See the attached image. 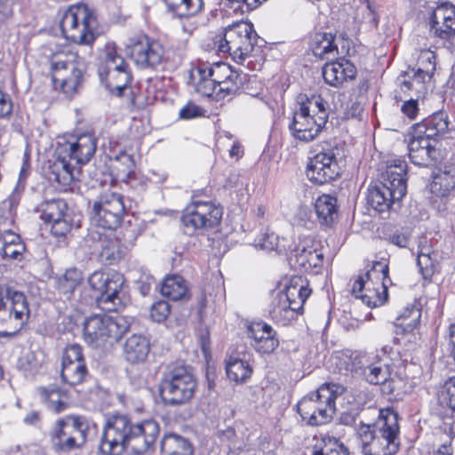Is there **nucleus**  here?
<instances>
[{"instance_id":"obj_43","label":"nucleus","mask_w":455,"mask_h":455,"mask_svg":"<svg viewBox=\"0 0 455 455\" xmlns=\"http://www.w3.org/2000/svg\"><path fill=\"white\" fill-rule=\"evenodd\" d=\"M317 103L316 107L314 108H309L308 115L315 116V119H319L321 116H323V127L325 126L328 117V103L321 95H312L311 97H307V95H299L297 98V106L298 107H308L310 103Z\"/></svg>"},{"instance_id":"obj_3","label":"nucleus","mask_w":455,"mask_h":455,"mask_svg":"<svg viewBox=\"0 0 455 455\" xmlns=\"http://www.w3.org/2000/svg\"><path fill=\"white\" fill-rule=\"evenodd\" d=\"M407 164L400 157L387 162L382 181L367 189L366 203L379 213H387L395 202L407 192Z\"/></svg>"},{"instance_id":"obj_33","label":"nucleus","mask_w":455,"mask_h":455,"mask_svg":"<svg viewBox=\"0 0 455 455\" xmlns=\"http://www.w3.org/2000/svg\"><path fill=\"white\" fill-rule=\"evenodd\" d=\"M100 81L113 93L121 96L132 81V72L129 67L120 70L108 72L99 76Z\"/></svg>"},{"instance_id":"obj_6","label":"nucleus","mask_w":455,"mask_h":455,"mask_svg":"<svg viewBox=\"0 0 455 455\" xmlns=\"http://www.w3.org/2000/svg\"><path fill=\"white\" fill-rule=\"evenodd\" d=\"M310 292L301 276L291 278L285 290L278 292L271 302L269 315L272 320L283 326L289 325L302 313L303 305Z\"/></svg>"},{"instance_id":"obj_59","label":"nucleus","mask_w":455,"mask_h":455,"mask_svg":"<svg viewBox=\"0 0 455 455\" xmlns=\"http://www.w3.org/2000/svg\"><path fill=\"white\" fill-rule=\"evenodd\" d=\"M401 111L410 119H415L419 113L418 100L413 99L404 100L401 107Z\"/></svg>"},{"instance_id":"obj_61","label":"nucleus","mask_w":455,"mask_h":455,"mask_svg":"<svg viewBox=\"0 0 455 455\" xmlns=\"http://www.w3.org/2000/svg\"><path fill=\"white\" fill-rule=\"evenodd\" d=\"M444 183L445 190H449L451 188H453L455 186V180L453 176L450 177L447 172H443L435 176V185L440 184L443 185Z\"/></svg>"},{"instance_id":"obj_28","label":"nucleus","mask_w":455,"mask_h":455,"mask_svg":"<svg viewBox=\"0 0 455 455\" xmlns=\"http://www.w3.org/2000/svg\"><path fill=\"white\" fill-rule=\"evenodd\" d=\"M448 125V116L445 112L441 111L414 124L411 132H415L418 138L425 137L435 141L437 137L447 132Z\"/></svg>"},{"instance_id":"obj_37","label":"nucleus","mask_w":455,"mask_h":455,"mask_svg":"<svg viewBox=\"0 0 455 455\" xmlns=\"http://www.w3.org/2000/svg\"><path fill=\"white\" fill-rule=\"evenodd\" d=\"M431 78V76H423V74L416 68H411L403 75H401L397 81L402 92L415 91L420 95L426 92V84L430 82Z\"/></svg>"},{"instance_id":"obj_53","label":"nucleus","mask_w":455,"mask_h":455,"mask_svg":"<svg viewBox=\"0 0 455 455\" xmlns=\"http://www.w3.org/2000/svg\"><path fill=\"white\" fill-rule=\"evenodd\" d=\"M439 401L455 413V377L445 381L443 390L439 394Z\"/></svg>"},{"instance_id":"obj_29","label":"nucleus","mask_w":455,"mask_h":455,"mask_svg":"<svg viewBox=\"0 0 455 455\" xmlns=\"http://www.w3.org/2000/svg\"><path fill=\"white\" fill-rule=\"evenodd\" d=\"M150 351L148 339L140 334L130 336L124 344V355L127 362L132 364L144 363Z\"/></svg>"},{"instance_id":"obj_60","label":"nucleus","mask_w":455,"mask_h":455,"mask_svg":"<svg viewBox=\"0 0 455 455\" xmlns=\"http://www.w3.org/2000/svg\"><path fill=\"white\" fill-rule=\"evenodd\" d=\"M410 234L408 232H395L389 237V241L400 247L405 248L409 243Z\"/></svg>"},{"instance_id":"obj_58","label":"nucleus","mask_w":455,"mask_h":455,"mask_svg":"<svg viewBox=\"0 0 455 455\" xmlns=\"http://www.w3.org/2000/svg\"><path fill=\"white\" fill-rule=\"evenodd\" d=\"M50 223L52 224V233L56 236L65 235L71 228V225L66 214L62 218H60V220Z\"/></svg>"},{"instance_id":"obj_7","label":"nucleus","mask_w":455,"mask_h":455,"mask_svg":"<svg viewBox=\"0 0 455 455\" xmlns=\"http://www.w3.org/2000/svg\"><path fill=\"white\" fill-rule=\"evenodd\" d=\"M257 37L251 23L239 21L225 28L213 44L219 52L228 53L236 63L243 64L253 51Z\"/></svg>"},{"instance_id":"obj_44","label":"nucleus","mask_w":455,"mask_h":455,"mask_svg":"<svg viewBox=\"0 0 455 455\" xmlns=\"http://www.w3.org/2000/svg\"><path fill=\"white\" fill-rule=\"evenodd\" d=\"M164 2L180 17L196 15L204 7L203 0H164Z\"/></svg>"},{"instance_id":"obj_55","label":"nucleus","mask_w":455,"mask_h":455,"mask_svg":"<svg viewBox=\"0 0 455 455\" xmlns=\"http://www.w3.org/2000/svg\"><path fill=\"white\" fill-rule=\"evenodd\" d=\"M437 257L418 255L417 264L424 278L431 277L435 272Z\"/></svg>"},{"instance_id":"obj_5","label":"nucleus","mask_w":455,"mask_h":455,"mask_svg":"<svg viewBox=\"0 0 455 455\" xmlns=\"http://www.w3.org/2000/svg\"><path fill=\"white\" fill-rule=\"evenodd\" d=\"M388 265L384 261L373 262L364 274L358 275L352 285V294L370 307L382 306L387 299V288L392 284Z\"/></svg>"},{"instance_id":"obj_27","label":"nucleus","mask_w":455,"mask_h":455,"mask_svg":"<svg viewBox=\"0 0 455 455\" xmlns=\"http://www.w3.org/2000/svg\"><path fill=\"white\" fill-rule=\"evenodd\" d=\"M322 74L328 84L339 87L345 82L355 79L356 68L350 61L342 60L326 63L323 68Z\"/></svg>"},{"instance_id":"obj_45","label":"nucleus","mask_w":455,"mask_h":455,"mask_svg":"<svg viewBox=\"0 0 455 455\" xmlns=\"http://www.w3.org/2000/svg\"><path fill=\"white\" fill-rule=\"evenodd\" d=\"M391 376L390 367L384 363L377 355L374 363H371L368 371L366 372L363 379L372 385L385 384L388 381Z\"/></svg>"},{"instance_id":"obj_30","label":"nucleus","mask_w":455,"mask_h":455,"mask_svg":"<svg viewBox=\"0 0 455 455\" xmlns=\"http://www.w3.org/2000/svg\"><path fill=\"white\" fill-rule=\"evenodd\" d=\"M26 251L20 236L10 230L0 233V257L6 259L21 260Z\"/></svg>"},{"instance_id":"obj_50","label":"nucleus","mask_w":455,"mask_h":455,"mask_svg":"<svg viewBox=\"0 0 455 455\" xmlns=\"http://www.w3.org/2000/svg\"><path fill=\"white\" fill-rule=\"evenodd\" d=\"M435 54L434 52L430 50H421L419 57L416 67L414 68L420 71L423 74V76H433L435 70Z\"/></svg>"},{"instance_id":"obj_35","label":"nucleus","mask_w":455,"mask_h":455,"mask_svg":"<svg viewBox=\"0 0 455 455\" xmlns=\"http://www.w3.org/2000/svg\"><path fill=\"white\" fill-rule=\"evenodd\" d=\"M163 296L172 300H188L189 299L188 288L185 279L178 275L168 276L161 287Z\"/></svg>"},{"instance_id":"obj_40","label":"nucleus","mask_w":455,"mask_h":455,"mask_svg":"<svg viewBox=\"0 0 455 455\" xmlns=\"http://www.w3.org/2000/svg\"><path fill=\"white\" fill-rule=\"evenodd\" d=\"M127 67H129L128 63L123 56L117 52L116 46L108 44L100 59L98 67V74L100 76L108 72L110 73L112 70L117 71Z\"/></svg>"},{"instance_id":"obj_41","label":"nucleus","mask_w":455,"mask_h":455,"mask_svg":"<svg viewBox=\"0 0 455 455\" xmlns=\"http://www.w3.org/2000/svg\"><path fill=\"white\" fill-rule=\"evenodd\" d=\"M313 52L315 56L323 60L334 59L340 54L338 48V40L331 34L317 35Z\"/></svg>"},{"instance_id":"obj_16","label":"nucleus","mask_w":455,"mask_h":455,"mask_svg":"<svg viewBox=\"0 0 455 455\" xmlns=\"http://www.w3.org/2000/svg\"><path fill=\"white\" fill-rule=\"evenodd\" d=\"M193 196L181 217L185 233L205 232L218 227L222 218V209L212 202L202 201Z\"/></svg>"},{"instance_id":"obj_11","label":"nucleus","mask_w":455,"mask_h":455,"mask_svg":"<svg viewBox=\"0 0 455 455\" xmlns=\"http://www.w3.org/2000/svg\"><path fill=\"white\" fill-rule=\"evenodd\" d=\"M60 26L67 39L79 44H91L95 40L98 19L93 9L78 4L65 12Z\"/></svg>"},{"instance_id":"obj_18","label":"nucleus","mask_w":455,"mask_h":455,"mask_svg":"<svg viewBox=\"0 0 455 455\" xmlns=\"http://www.w3.org/2000/svg\"><path fill=\"white\" fill-rule=\"evenodd\" d=\"M124 212L122 196L114 192H105L94 202L92 219L98 227L115 229L120 225Z\"/></svg>"},{"instance_id":"obj_20","label":"nucleus","mask_w":455,"mask_h":455,"mask_svg":"<svg viewBox=\"0 0 455 455\" xmlns=\"http://www.w3.org/2000/svg\"><path fill=\"white\" fill-rule=\"evenodd\" d=\"M317 103L311 102L308 107H298L293 112L289 130L298 140L309 142L315 140L323 128V116L315 119V116L308 115L309 108L316 107Z\"/></svg>"},{"instance_id":"obj_13","label":"nucleus","mask_w":455,"mask_h":455,"mask_svg":"<svg viewBox=\"0 0 455 455\" xmlns=\"http://www.w3.org/2000/svg\"><path fill=\"white\" fill-rule=\"evenodd\" d=\"M129 328L130 323L124 316L93 315L84 323V337L88 344L99 347L118 341Z\"/></svg>"},{"instance_id":"obj_39","label":"nucleus","mask_w":455,"mask_h":455,"mask_svg":"<svg viewBox=\"0 0 455 455\" xmlns=\"http://www.w3.org/2000/svg\"><path fill=\"white\" fill-rule=\"evenodd\" d=\"M98 249L100 251V256L102 260L107 261L108 264H112L115 261L119 260L124 251L119 244V242L114 236L107 234H100L98 241Z\"/></svg>"},{"instance_id":"obj_46","label":"nucleus","mask_w":455,"mask_h":455,"mask_svg":"<svg viewBox=\"0 0 455 455\" xmlns=\"http://www.w3.org/2000/svg\"><path fill=\"white\" fill-rule=\"evenodd\" d=\"M226 371L229 379L235 382H243L251 376V368L245 361L229 357L227 360Z\"/></svg>"},{"instance_id":"obj_23","label":"nucleus","mask_w":455,"mask_h":455,"mask_svg":"<svg viewBox=\"0 0 455 455\" xmlns=\"http://www.w3.org/2000/svg\"><path fill=\"white\" fill-rule=\"evenodd\" d=\"M430 34L443 42L455 38V5L451 2L438 4L431 12Z\"/></svg>"},{"instance_id":"obj_21","label":"nucleus","mask_w":455,"mask_h":455,"mask_svg":"<svg viewBox=\"0 0 455 455\" xmlns=\"http://www.w3.org/2000/svg\"><path fill=\"white\" fill-rule=\"evenodd\" d=\"M60 376L62 380L70 386H76L85 381L88 376V369L82 347L78 344H71L66 347L62 355Z\"/></svg>"},{"instance_id":"obj_2","label":"nucleus","mask_w":455,"mask_h":455,"mask_svg":"<svg viewBox=\"0 0 455 455\" xmlns=\"http://www.w3.org/2000/svg\"><path fill=\"white\" fill-rule=\"evenodd\" d=\"M357 413L345 411L339 422L345 426L355 425L357 438L364 455H395L400 448L399 415L392 408L380 409L373 424L356 425Z\"/></svg>"},{"instance_id":"obj_9","label":"nucleus","mask_w":455,"mask_h":455,"mask_svg":"<svg viewBox=\"0 0 455 455\" xmlns=\"http://www.w3.org/2000/svg\"><path fill=\"white\" fill-rule=\"evenodd\" d=\"M340 387L324 383L304 396L297 404L302 419L310 426L323 425L331 421L335 410V398Z\"/></svg>"},{"instance_id":"obj_64","label":"nucleus","mask_w":455,"mask_h":455,"mask_svg":"<svg viewBox=\"0 0 455 455\" xmlns=\"http://www.w3.org/2000/svg\"><path fill=\"white\" fill-rule=\"evenodd\" d=\"M243 148L242 146L238 142H235L229 150V156L231 157H241L243 156Z\"/></svg>"},{"instance_id":"obj_52","label":"nucleus","mask_w":455,"mask_h":455,"mask_svg":"<svg viewBox=\"0 0 455 455\" xmlns=\"http://www.w3.org/2000/svg\"><path fill=\"white\" fill-rule=\"evenodd\" d=\"M312 455H349V451L342 443L334 440L320 447L315 445Z\"/></svg>"},{"instance_id":"obj_42","label":"nucleus","mask_w":455,"mask_h":455,"mask_svg":"<svg viewBox=\"0 0 455 455\" xmlns=\"http://www.w3.org/2000/svg\"><path fill=\"white\" fill-rule=\"evenodd\" d=\"M68 210L66 202L62 199L47 200L41 203L38 212H41V219L45 223L56 221L62 218Z\"/></svg>"},{"instance_id":"obj_22","label":"nucleus","mask_w":455,"mask_h":455,"mask_svg":"<svg viewBox=\"0 0 455 455\" xmlns=\"http://www.w3.org/2000/svg\"><path fill=\"white\" fill-rule=\"evenodd\" d=\"M324 253L318 241L307 237L305 238L294 251L291 259L294 267L306 272L318 274L323 266Z\"/></svg>"},{"instance_id":"obj_56","label":"nucleus","mask_w":455,"mask_h":455,"mask_svg":"<svg viewBox=\"0 0 455 455\" xmlns=\"http://www.w3.org/2000/svg\"><path fill=\"white\" fill-rule=\"evenodd\" d=\"M204 110L193 102H188L184 107H182L180 110V117L181 119H192L203 116Z\"/></svg>"},{"instance_id":"obj_14","label":"nucleus","mask_w":455,"mask_h":455,"mask_svg":"<svg viewBox=\"0 0 455 455\" xmlns=\"http://www.w3.org/2000/svg\"><path fill=\"white\" fill-rule=\"evenodd\" d=\"M88 283L94 291L98 306L106 311H117L125 304V294L123 291L124 278L123 275L105 274L101 271L93 272L88 278Z\"/></svg>"},{"instance_id":"obj_1","label":"nucleus","mask_w":455,"mask_h":455,"mask_svg":"<svg viewBox=\"0 0 455 455\" xmlns=\"http://www.w3.org/2000/svg\"><path fill=\"white\" fill-rule=\"evenodd\" d=\"M159 435V425L153 419L133 423L123 414L110 415L104 426L100 451L106 455H121L127 447L145 452Z\"/></svg>"},{"instance_id":"obj_62","label":"nucleus","mask_w":455,"mask_h":455,"mask_svg":"<svg viewBox=\"0 0 455 455\" xmlns=\"http://www.w3.org/2000/svg\"><path fill=\"white\" fill-rule=\"evenodd\" d=\"M12 112V102L5 98L0 101V118L10 115Z\"/></svg>"},{"instance_id":"obj_12","label":"nucleus","mask_w":455,"mask_h":455,"mask_svg":"<svg viewBox=\"0 0 455 455\" xmlns=\"http://www.w3.org/2000/svg\"><path fill=\"white\" fill-rule=\"evenodd\" d=\"M28 317L29 307L25 295L0 285V337L16 335Z\"/></svg>"},{"instance_id":"obj_25","label":"nucleus","mask_w":455,"mask_h":455,"mask_svg":"<svg viewBox=\"0 0 455 455\" xmlns=\"http://www.w3.org/2000/svg\"><path fill=\"white\" fill-rule=\"evenodd\" d=\"M251 345L260 354L273 353L279 346L276 331L264 322H253L247 327Z\"/></svg>"},{"instance_id":"obj_49","label":"nucleus","mask_w":455,"mask_h":455,"mask_svg":"<svg viewBox=\"0 0 455 455\" xmlns=\"http://www.w3.org/2000/svg\"><path fill=\"white\" fill-rule=\"evenodd\" d=\"M256 246L267 251H275L278 254L283 253L286 249L285 240L283 238L281 239L273 232L263 234L258 241H256Z\"/></svg>"},{"instance_id":"obj_51","label":"nucleus","mask_w":455,"mask_h":455,"mask_svg":"<svg viewBox=\"0 0 455 455\" xmlns=\"http://www.w3.org/2000/svg\"><path fill=\"white\" fill-rule=\"evenodd\" d=\"M243 81L240 75L237 72H235L234 76H231L218 86L217 99L235 95L240 90Z\"/></svg>"},{"instance_id":"obj_4","label":"nucleus","mask_w":455,"mask_h":455,"mask_svg":"<svg viewBox=\"0 0 455 455\" xmlns=\"http://www.w3.org/2000/svg\"><path fill=\"white\" fill-rule=\"evenodd\" d=\"M97 149V140L90 132L73 136L68 140L60 143L57 148V159L51 166L50 179L62 186H68L74 180L76 164L88 163Z\"/></svg>"},{"instance_id":"obj_17","label":"nucleus","mask_w":455,"mask_h":455,"mask_svg":"<svg viewBox=\"0 0 455 455\" xmlns=\"http://www.w3.org/2000/svg\"><path fill=\"white\" fill-rule=\"evenodd\" d=\"M126 50L131 59L140 68L156 70L163 68L167 61L164 44L146 35L130 38Z\"/></svg>"},{"instance_id":"obj_63","label":"nucleus","mask_w":455,"mask_h":455,"mask_svg":"<svg viewBox=\"0 0 455 455\" xmlns=\"http://www.w3.org/2000/svg\"><path fill=\"white\" fill-rule=\"evenodd\" d=\"M39 420H40V414L38 411H31L24 419V421L28 425H35Z\"/></svg>"},{"instance_id":"obj_26","label":"nucleus","mask_w":455,"mask_h":455,"mask_svg":"<svg viewBox=\"0 0 455 455\" xmlns=\"http://www.w3.org/2000/svg\"><path fill=\"white\" fill-rule=\"evenodd\" d=\"M377 355L366 352H352L350 354H342L337 356V365L339 371L344 370L345 374L350 373L353 376L363 379L368 371L371 363Z\"/></svg>"},{"instance_id":"obj_47","label":"nucleus","mask_w":455,"mask_h":455,"mask_svg":"<svg viewBox=\"0 0 455 455\" xmlns=\"http://www.w3.org/2000/svg\"><path fill=\"white\" fill-rule=\"evenodd\" d=\"M203 64L205 68L201 69V72H203L204 76L212 77L217 86L221 84L231 76H234V73L235 72L229 65L224 62H215L212 64L203 62Z\"/></svg>"},{"instance_id":"obj_19","label":"nucleus","mask_w":455,"mask_h":455,"mask_svg":"<svg viewBox=\"0 0 455 455\" xmlns=\"http://www.w3.org/2000/svg\"><path fill=\"white\" fill-rule=\"evenodd\" d=\"M336 150L332 148H323L309 160L306 173L311 182L316 185H323L334 180L340 175Z\"/></svg>"},{"instance_id":"obj_24","label":"nucleus","mask_w":455,"mask_h":455,"mask_svg":"<svg viewBox=\"0 0 455 455\" xmlns=\"http://www.w3.org/2000/svg\"><path fill=\"white\" fill-rule=\"evenodd\" d=\"M409 157L415 165L428 167L434 165L440 158V150L425 137L418 138L411 132L408 141Z\"/></svg>"},{"instance_id":"obj_36","label":"nucleus","mask_w":455,"mask_h":455,"mask_svg":"<svg viewBox=\"0 0 455 455\" xmlns=\"http://www.w3.org/2000/svg\"><path fill=\"white\" fill-rule=\"evenodd\" d=\"M42 401L46 406L56 413H60L68 407V396L55 386L39 387Z\"/></svg>"},{"instance_id":"obj_38","label":"nucleus","mask_w":455,"mask_h":455,"mask_svg":"<svg viewBox=\"0 0 455 455\" xmlns=\"http://www.w3.org/2000/svg\"><path fill=\"white\" fill-rule=\"evenodd\" d=\"M315 209L320 224L329 226L338 216L337 198L322 195L316 199Z\"/></svg>"},{"instance_id":"obj_34","label":"nucleus","mask_w":455,"mask_h":455,"mask_svg":"<svg viewBox=\"0 0 455 455\" xmlns=\"http://www.w3.org/2000/svg\"><path fill=\"white\" fill-rule=\"evenodd\" d=\"M421 309L416 306H408L403 308L395 322L396 334L411 333L419 324Z\"/></svg>"},{"instance_id":"obj_15","label":"nucleus","mask_w":455,"mask_h":455,"mask_svg":"<svg viewBox=\"0 0 455 455\" xmlns=\"http://www.w3.org/2000/svg\"><path fill=\"white\" fill-rule=\"evenodd\" d=\"M88 428V422L84 416L68 415L59 419L51 435L53 449L69 452L80 448L86 441Z\"/></svg>"},{"instance_id":"obj_54","label":"nucleus","mask_w":455,"mask_h":455,"mask_svg":"<svg viewBox=\"0 0 455 455\" xmlns=\"http://www.w3.org/2000/svg\"><path fill=\"white\" fill-rule=\"evenodd\" d=\"M171 312L170 304L167 301L160 300L154 303L150 308V317L157 323L164 322Z\"/></svg>"},{"instance_id":"obj_32","label":"nucleus","mask_w":455,"mask_h":455,"mask_svg":"<svg viewBox=\"0 0 455 455\" xmlns=\"http://www.w3.org/2000/svg\"><path fill=\"white\" fill-rule=\"evenodd\" d=\"M83 281V274L77 268L68 269L56 280V290L61 299L69 300Z\"/></svg>"},{"instance_id":"obj_57","label":"nucleus","mask_w":455,"mask_h":455,"mask_svg":"<svg viewBox=\"0 0 455 455\" xmlns=\"http://www.w3.org/2000/svg\"><path fill=\"white\" fill-rule=\"evenodd\" d=\"M20 366L28 371H36L41 366V361L34 352L27 353L20 361Z\"/></svg>"},{"instance_id":"obj_48","label":"nucleus","mask_w":455,"mask_h":455,"mask_svg":"<svg viewBox=\"0 0 455 455\" xmlns=\"http://www.w3.org/2000/svg\"><path fill=\"white\" fill-rule=\"evenodd\" d=\"M205 68L202 63H199L195 71L197 73L198 80L196 83V92L204 97H215L217 99L218 86L213 81L212 77L204 76L201 69Z\"/></svg>"},{"instance_id":"obj_10","label":"nucleus","mask_w":455,"mask_h":455,"mask_svg":"<svg viewBox=\"0 0 455 455\" xmlns=\"http://www.w3.org/2000/svg\"><path fill=\"white\" fill-rule=\"evenodd\" d=\"M86 68L84 58L77 51L65 50L53 54L51 60L52 83L67 96H72L79 86Z\"/></svg>"},{"instance_id":"obj_31","label":"nucleus","mask_w":455,"mask_h":455,"mask_svg":"<svg viewBox=\"0 0 455 455\" xmlns=\"http://www.w3.org/2000/svg\"><path fill=\"white\" fill-rule=\"evenodd\" d=\"M161 452L164 455H194V448L182 435L168 433L162 439Z\"/></svg>"},{"instance_id":"obj_8","label":"nucleus","mask_w":455,"mask_h":455,"mask_svg":"<svg viewBox=\"0 0 455 455\" xmlns=\"http://www.w3.org/2000/svg\"><path fill=\"white\" fill-rule=\"evenodd\" d=\"M197 387L194 375L180 364L164 367L159 382L160 396L164 403L181 405L190 401Z\"/></svg>"}]
</instances>
